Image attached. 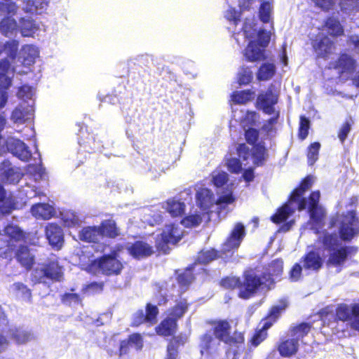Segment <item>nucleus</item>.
I'll use <instances>...</instances> for the list:
<instances>
[{
  "instance_id": "1",
  "label": "nucleus",
  "mask_w": 359,
  "mask_h": 359,
  "mask_svg": "<svg viewBox=\"0 0 359 359\" xmlns=\"http://www.w3.org/2000/svg\"><path fill=\"white\" fill-rule=\"evenodd\" d=\"M315 178L313 176L306 177L300 187L296 189L292 194L287 203L278 210L277 212L271 217L274 223H280L286 220L297 208L299 210H304L307 206L306 198L301 199V196L309 190L314 183Z\"/></svg>"
},
{
  "instance_id": "2",
  "label": "nucleus",
  "mask_w": 359,
  "mask_h": 359,
  "mask_svg": "<svg viewBox=\"0 0 359 359\" xmlns=\"http://www.w3.org/2000/svg\"><path fill=\"white\" fill-rule=\"evenodd\" d=\"M18 48L17 41H0V88H8L11 86L13 72L27 73V71L18 70L17 67L11 68L8 59L15 58Z\"/></svg>"
},
{
  "instance_id": "3",
  "label": "nucleus",
  "mask_w": 359,
  "mask_h": 359,
  "mask_svg": "<svg viewBox=\"0 0 359 359\" xmlns=\"http://www.w3.org/2000/svg\"><path fill=\"white\" fill-rule=\"evenodd\" d=\"M336 222L339 224L340 235L344 240H351L359 233V212L348 210L338 216Z\"/></svg>"
},
{
  "instance_id": "4",
  "label": "nucleus",
  "mask_w": 359,
  "mask_h": 359,
  "mask_svg": "<svg viewBox=\"0 0 359 359\" xmlns=\"http://www.w3.org/2000/svg\"><path fill=\"white\" fill-rule=\"evenodd\" d=\"M264 278L265 276L261 279L253 271L246 272L244 281L240 285V297L248 299L256 292L260 285H269Z\"/></svg>"
},
{
  "instance_id": "5",
  "label": "nucleus",
  "mask_w": 359,
  "mask_h": 359,
  "mask_svg": "<svg viewBox=\"0 0 359 359\" xmlns=\"http://www.w3.org/2000/svg\"><path fill=\"white\" fill-rule=\"evenodd\" d=\"M287 306V304L285 301L280 302L278 306H274L271 308L269 316L264 321L262 327L259 330L252 338V344L255 346L259 345L267 335L266 330L272 325L274 322L279 316L280 312L283 311Z\"/></svg>"
},
{
  "instance_id": "6",
  "label": "nucleus",
  "mask_w": 359,
  "mask_h": 359,
  "mask_svg": "<svg viewBox=\"0 0 359 359\" xmlns=\"http://www.w3.org/2000/svg\"><path fill=\"white\" fill-rule=\"evenodd\" d=\"M313 48L319 57H327L334 49L333 42L323 32H319L312 41Z\"/></svg>"
},
{
  "instance_id": "7",
  "label": "nucleus",
  "mask_w": 359,
  "mask_h": 359,
  "mask_svg": "<svg viewBox=\"0 0 359 359\" xmlns=\"http://www.w3.org/2000/svg\"><path fill=\"white\" fill-rule=\"evenodd\" d=\"M94 266L97 267L105 274H118L122 268V263L113 256H104L99 260H96L93 264Z\"/></svg>"
},
{
  "instance_id": "8",
  "label": "nucleus",
  "mask_w": 359,
  "mask_h": 359,
  "mask_svg": "<svg viewBox=\"0 0 359 359\" xmlns=\"http://www.w3.org/2000/svg\"><path fill=\"white\" fill-rule=\"evenodd\" d=\"M245 236V226L237 223L233 229L229 237L222 245V251L226 254L232 250L237 249Z\"/></svg>"
},
{
  "instance_id": "9",
  "label": "nucleus",
  "mask_w": 359,
  "mask_h": 359,
  "mask_svg": "<svg viewBox=\"0 0 359 359\" xmlns=\"http://www.w3.org/2000/svg\"><path fill=\"white\" fill-rule=\"evenodd\" d=\"M0 175L3 182L6 184H17L22 178V174L18 168L12 166L8 160L0 163Z\"/></svg>"
},
{
  "instance_id": "10",
  "label": "nucleus",
  "mask_w": 359,
  "mask_h": 359,
  "mask_svg": "<svg viewBox=\"0 0 359 359\" xmlns=\"http://www.w3.org/2000/svg\"><path fill=\"white\" fill-rule=\"evenodd\" d=\"M319 198L320 192L318 191L312 192L308 205L311 219L316 224H320L322 222L325 215L324 208L318 205Z\"/></svg>"
},
{
  "instance_id": "11",
  "label": "nucleus",
  "mask_w": 359,
  "mask_h": 359,
  "mask_svg": "<svg viewBox=\"0 0 359 359\" xmlns=\"http://www.w3.org/2000/svg\"><path fill=\"white\" fill-rule=\"evenodd\" d=\"M6 143L8 150L19 159L23 161H27L30 159L32 156L31 151L23 142L18 139L9 137Z\"/></svg>"
},
{
  "instance_id": "12",
  "label": "nucleus",
  "mask_w": 359,
  "mask_h": 359,
  "mask_svg": "<svg viewBox=\"0 0 359 359\" xmlns=\"http://www.w3.org/2000/svg\"><path fill=\"white\" fill-rule=\"evenodd\" d=\"M34 116L33 102L32 104L22 102L13 111L11 119L14 123L22 124L31 121Z\"/></svg>"
},
{
  "instance_id": "13",
  "label": "nucleus",
  "mask_w": 359,
  "mask_h": 359,
  "mask_svg": "<svg viewBox=\"0 0 359 359\" xmlns=\"http://www.w3.org/2000/svg\"><path fill=\"white\" fill-rule=\"evenodd\" d=\"M278 102V93L271 86L265 93H261L257 103L265 113L271 114L274 111L273 106Z\"/></svg>"
},
{
  "instance_id": "14",
  "label": "nucleus",
  "mask_w": 359,
  "mask_h": 359,
  "mask_svg": "<svg viewBox=\"0 0 359 359\" xmlns=\"http://www.w3.org/2000/svg\"><path fill=\"white\" fill-rule=\"evenodd\" d=\"M183 232L178 226L172 224L165 226L161 233V240L164 244L158 243L157 247L165 251V245L167 244H175L181 240Z\"/></svg>"
},
{
  "instance_id": "15",
  "label": "nucleus",
  "mask_w": 359,
  "mask_h": 359,
  "mask_svg": "<svg viewBox=\"0 0 359 359\" xmlns=\"http://www.w3.org/2000/svg\"><path fill=\"white\" fill-rule=\"evenodd\" d=\"M47 273V278L54 281H61L63 277V267L60 264L58 259L53 256L44 263Z\"/></svg>"
},
{
  "instance_id": "16",
  "label": "nucleus",
  "mask_w": 359,
  "mask_h": 359,
  "mask_svg": "<svg viewBox=\"0 0 359 359\" xmlns=\"http://www.w3.org/2000/svg\"><path fill=\"white\" fill-rule=\"evenodd\" d=\"M46 236L50 245L60 249L63 243V232L57 224H49L46 228Z\"/></svg>"
},
{
  "instance_id": "17",
  "label": "nucleus",
  "mask_w": 359,
  "mask_h": 359,
  "mask_svg": "<svg viewBox=\"0 0 359 359\" xmlns=\"http://www.w3.org/2000/svg\"><path fill=\"white\" fill-rule=\"evenodd\" d=\"M355 312H359V302L350 305L342 304L337 308L336 316L338 320L350 323Z\"/></svg>"
},
{
  "instance_id": "18",
  "label": "nucleus",
  "mask_w": 359,
  "mask_h": 359,
  "mask_svg": "<svg viewBox=\"0 0 359 359\" xmlns=\"http://www.w3.org/2000/svg\"><path fill=\"white\" fill-rule=\"evenodd\" d=\"M305 271H318L323 266V259L319 253L311 251L301 261Z\"/></svg>"
},
{
  "instance_id": "19",
  "label": "nucleus",
  "mask_w": 359,
  "mask_h": 359,
  "mask_svg": "<svg viewBox=\"0 0 359 359\" xmlns=\"http://www.w3.org/2000/svg\"><path fill=\"white\" fill-rule=\"evenodd\" d=\"M196 199L198 205L203 210L209 209L215 201L211 191L204 187L198 188Z\"/></svg>"
},
{
  "instance_id": "20",
  "label": "nucleus",
  "mask_w": 359,
  "mask_h": 359,
  "mask_svg": "<svg viewBox=\"0 0 359 359\" xmlns=\"http://www.w3.org/2000/svg\"><path fill=\"white\" fill-rule=\"evenodd\" d=\"M18 61L25 67H28L34 64L35 59L39 55L37 48L32 45H25L22 47Z\"/></svg>"
},
{
  "instance_id": "21",
  "label": "nucleus",
  "mask_w": 359,
  "mask_h": 359,
  "mask_svg": "<svg viewBox=\"0 0 359 359\" xmlns=\"http://www.w3.org/2000/svg\"><path fill=\"white\" fill-rule=\"evenodd\" d=\"M213 334L215 338L225 343H231L232 337L230 336V325L226 321H219L214 324Z\"/></svg>"
},
{
  "instance_id": "22",
  "label": "nucleus",
  "mask_w": 359,
  "mask_h": 359,
  "mask_svg": "<svg viewBox=\"0 0 359 359\" xmlns=\"http://www.w3.org/2000/svg\"><path fill=\"white\" fill-rule=\"evenodd\" d=\"M128 251L133 257L137 259L149 256L153 253L152 247L142 241L135 242L128 248Z\"/></svg>"
},
{
  "instance_id": "23",
  "label": "nucleus",
  "mask_w": 359,
  "mask_h": 359,
  "mask_svg": "<svg viewBox=\"0 0 359 359\" xmlns=\"http://www.w3.org/2000/svg\"><path fill=\"white\" fill-rule=\"evenodd\" d=\"M299 346L296 339L290 337L280 343L278 350L283 357H290L297 352Z\"/></svg>"
},
{
  "instance_id": "24",
  "label": "nucleus",
  "mask_w": 359,
  "mask_h": 359,
  "mask_svg": "<svg viewBox=\"0 0 359 359\" xmlns=\"http://www.w3.org/2000/svg\"><path fill=\"white\" fill-rule=\"evenodd\" d=\"M348 248H341L337 250H332L327 261L328 266L338 267L341 266L346 259Z\"/></svg>"
},
{
  "instance_id": "25",
  "label": "nucleus",
  "mask_w": 359,
  "mask_h": 359,
  "mask_svg": "<svg viewBox=\"0 0 359 359\" xmlns=\"http://www.w3.org/2000/svg\"><path fill=\"white\" fill-rule=\"evenodd\" d=\"M264 48L255 41H250L245 50V56L248 61H257L264 58Z\"/></svg>"
},
{
  "instance_id": "26",
  "label": "nucleus",
  "mask_w": 359,
  "mask_h": 359,
  "mask_svg": "<svg viewBox=\"0 0 359 359\" xmlns=\"http://www.w3.org/2000/svg\"><path fill=\"white\" fill-rule=\"evenodd\" d=\"M32 213L38 219H48L53 216L55 210L47 203H37L32 207Z\"/></svg>"
},
{
  "instance_id": "27",
  "label": "nucleus",
  "mask_w": 359,
  "mask_h": 359,
  "mask_svg": "<svg viewBox=\"0 0 359 359\" xmlns=\"http://www.w3.org/2000/svg\"><path fill=\"white\" fill-rule=\"evenodd\" d=\"M16 258L27 269H31L34 262V255L27 246H20L16 252Z\"/></svg>"
},
{
  "instance_id": "28",
  "label": "nucleus",
  "mask_w": 359,
  "mask_h": 359,
  "mask_svg": "<svg viewBox=\"0 0 359 359\" xmlns=\"http://www.w3.org/2000/svg\"><path fill=\"white\" fill-rule=\"evenodd\" d=\"M177 327L176 319L168 317L156 328V332L162 336H171L175 334Z\"/></svg>"
},
{
  "instance_id": "29",
  "label": "nucleus",
  "mask_w": 359,
  "mask_h": 359,
  "mask_svg": "<svg viewBox=\"0 0 359 359\" xmlns=\"http://www.w3.org/2000/svg\"><path fill=\"white\" fill-rule=\"evenodd\" d=\"M80 239L87 242H97L102 237L100 227L88 226L83 228L79 234Z\"/></svg>"
},
{
  "instance_id": "30",
  "label": "nucleus",
  "mask_w": 359,
  "mask_h": 359,
  "mask_svg": "<svg viewBox=\"0 0 359 359\" xmlns=\"http://www.w3.org/2000/svg\"><path fill=\"white\" fill-rule=\"evenodd\" d=\"M19 28L22 36H33L39 30V25L30 18H22Z\"/></svg>"
},
{
  "instance_id": "31",
  "label": "nucleus",
  "mask_w": 359,
  "mask_h": 359,
  "mask_svg": "<svg viewBox=\"0 0 359 359\" xmlns=\"http://www.w3.org/2000/svg\"><path fill=\"white\" fill-rule=\"evenodd\" d=\"M11 334L18 344H25L35 339V336L32 332L22 328L11 329Z\"/></svg>"
},
{
  "instance_id": "32",
  "label": "nucleus",
  "mask_w": 359,
  "mask_h": 359,
  "mask_svg": "<svg viewBox=\"0 0 359 359\" xmlns=\"http://www.w3.org/2000/svg\"><path fill=\"white\" fill-rule=\"evenodd\" d=\"M311 330V325L308 323H301L297 326L291 327L289 332V337L294 338L299 342L301 341L302 343L306 344L304 341L306 337Z\"/></svg>"
},
{
  "instance_id": "33",
  "label": "nucleus",
  "mask_w": 359,
  "mask_h": 359,
  "mask_svg": "<svg viewBox=\"0 0 359 359\" xmlns=\"http://www.w3.org/2000/svg\"><path fill=\"white\" fill-rule=\"evenodd\" d=\"M3 236L14 244V242L23 239L24 233L18 226L8 224L5 227Z\"/></svg>"
},
{
  "instance_id": "34",
  "label": "nucleus",
  "mask_w": 359,
  "mask_h": 359,
  "mask_svg": "<svg viewBox=\"0 0 359 359\" xmlns=\"http://www.w3.org/2000/svg\"><path fill=\"white\" fill-rule=\"evenodd\" d=\"M18 30V25L14 19L10 17L2 19L0 22V32L6 36H12Z\"/></svg>"
},
{
  "instance_id": "35",
  "label": "nucleus",
  "mask_w": 359,
  "mask_h": 359,
  "mask_svg": "<svg viewBox=\"0 0 359 359\" xmlns=\"http://www.w3.org/2000/svg\"><path fill=\"white\" fill-rule=\"evenodd\" d=\"M47 5L46 0H27L25 3L24 10L28 13L41 14Z\"/></svg>"
},
{
  "instance_id": "36",
  "label": "nucleus",
  "mask_w": 359,
  "mask_h": 359,
  "mask_svg": "<svg viewBox=\"0 0 359 359\" xmlns=\"http://www.w3.org/2000/svg\"><path fill=\"white\" fill-rule=\"evenodd\" d=\"M283 262L281 259L273 260L269 266L268 269V278L265 277V280H267V283L274 282L276 280L275 277L278 276L283 271Z\"/></svg>"
},
{
  "instance_id": "37",
  "label": "nucleus",
  "mask_w": 359,
  "mask_h": 359,
  "mask_svg": "<svg viewBox=\"0 0 359 359\" xmlns=\"http://www.w3.org/2000/svg\"><path fill=\"white\" fill-rule=\"evenodd\" d=\"M11 290L18 298L24 301L30 302L32 299L31 290L23 283H15L11 285Z\"/></svg>"
},
{
  "instance_id": "38",
  "label": "nucleus",
  "mask_w": 359,
  "mask_h": 359,
  "mask_svg": "<svg viewBox=\"0 0 359 359\" xmlns=\"http://www.w3.org/2000/svg\"><path fill=\"white\" fill-rule=\"evenodd\" d=\"M185 208V204L178 200L170 199L166 203L165 209L172 216L177 217L181 215Z\"/></svg>"
},
{
  "instance_id": "39",
  "label": "nucleus",
  "mask_w": 359,
  "mask_h": 359,
  "mask_svg": "<svg viewBox=\"0 0 359 359\" xmlns=\"http://www.w3.org/2000/svg\"><path fill=\"white\" fill-rule=\"evenodd\" d=\"M243 34L246 38L250 39L251 41H255L257 39V34H258L259 29L257 27L254 18L246 19L243 27Z\"/></svg>"
},
{
  "instance_id": "40",
  "label": "nucleus",
  "mask_w": 359,
  "mask_h": 359,
  "mask_svg": "<svg viewBox=\"0 0 359 359\" xmlns=\"http://www.w3.org/2000/svg\"><path fill=\"white\" fill-rule=\"evenodd\" d=\"M337 66L344 72H352L355 68V61L350 55L343 54L338 60Z\"/></svg>"
},
{
  "instance_id": "41",
  "label": "nucleus",
  "mask_w": 359,
  "mask_h": 359,
  "mask_svg": "<svg viewBox=\"0 0 359 359\" xmlns=\"http://www.w3.org/2000/svg\"><path fill=\"white\" fill-rule=\"evenodd\" d=\"M102 232V236H106L111 238H114L118 235V230L116 226V224L113 220H105L102 223L100 227Z\"/></svg>"
},
{
  "instance_id": "42",
  "label": "nucleus",
  "mask_w": 359,
  "mask_h": 359,
  "mask_svg": "<svg viewBox=\"0 0 359 359\" xmlns=\"http://www.w3.org/2000/svg\"><path fill=\"white\" fill-rule=\"evenodd\" d=\"M14 245L3 235H0V257L5 259L11 257Z\"/></svg>"
},
{
  "instance_id": "43",
  "label": "nucleus",
  "mask_w": 359,
  "mask_h": 359,
  "mask_svg": "<svg viewBox=\"0 0 359 359\" xmlns=\"http://www.w3.org/2000/svg\"><path fill=\"white\" fill-rule=\"evenodd\" d=\"M5 1V2L0 3V17H4V18L7 17L12 18L15 14L18 6L13 2L8 1V0Z\"/></svg>"
},
{
  "instance_id": "44",
  "label": "nucleus",
  "mask_w": 359,
  "mask_h": 359,
  "mask_svg": "<svg viewBox=\"0 0 359 359\" xmlns=\"http://www.w3.org/2000/svg\"><path fill=\"white\" fill-rule=\"evenodd\" d=\"M276 72L275 66L271 63H265L262 65L257 74V78L259 80L266 81L272 78Z\"/></svg>"
},
{
  "instance_id": "45",
  "label": "nucleus",
  "mask_w": 359,
  "mask_h": 359,
  "mask_svg": "<svg viewBox=\"0 0 359 359\" xmlns=\"http://www.w3.org/2000/svg\"><path fill=\"white\" fill-rule=\"evenodd\" d=\"M325 28L330 35L339 36L343 33V29L337 19L330 18L327 19Z\"/></svg>"
},
{
  "instance_id": "46",
  "label": "nucleus",
  "mask_w": 359,
  "mask_h": 359,
  "mask_svg": "<svg viewBox=\"0 0 359 359\" xmlns=\"http://www.w3.org/2000/svg\"><path fill=\"white\" fill-rule=\"evenodd\" d=\"M254 94L251 90L236 92L232 95V100L237 104H245L252 99Z\"/></svg>"
},
{
  "instance_id": "47",
  "label": "nucleus",
  "mask_w": 359,
  "mask_h": 359,
  "mask_svg": "<svg viewBox=\"0 0 359 359\" xmlns=\"http://www.w3.org/2000/svg\"><path fill=\"white\" fill-rule=\"evenodd\" d=\"M34 95V90L29 86H22L18 93V97L23 100L22 102H26V103L32 104V102H34L32 97Z\"/></svg>"
},
{
  "instance_id": "48",
  "label": "nucleus",
  "mask_w": 359,
  "mask_h": 359,
  "mask_svg": "<svg viewBox=\"0 0 359 359\" xmlns=\"http://www.w3.org/2000/svg\"><path fill=\"white\" fill-rule=\"evenodd\" d=\"M207 213L190 215L185 217L182 224L186 227H194L199 225L202 222V215L205 216Z\"/></svg>"
},
{
  "instance_id": "49",
  "label": "nucleus",
  "mask_w": 359,
  "mask_h": 359,
  "mask_svg": "<svg viewBox=\"0 0 359 359\" xmlns=\"http://www.w3.org/2000/svg\"><path fill=\"white\" fill-rule=\"evenodd\" d=\"M15 203L13 197L6 196V198L0 201V214H9L15 208Z\"/></svg>"
},
{
  "instance_id": "50",
  "label": "nucleus",
  "mask_w": 359,
  "mask_h": 359,
  "mask_svg": "<svg viewBox=\"0 0 359 359\" xmlns=\"http://www.w3.org/2000/svg\"><path fill=\"white\" fill-rule=\"evenodd\" d=\"M271 12L272 8L270 3L268 1L262 2L259 9L260 20L264 23L269 22L271 16Z\"/></svg>"
},
{
  "instance_id": "51",
  "label": "nucleus",
  "mask_w": 359,
  "mask_h": 359,
  "mask_svg": "<svg viewBox=\"0 0 359 359\" xmlns=\"http://www.w3.org/2000/svg\"><path fill=\"white\" fill-rule=\"evenodd\" d=\"M217 258V252L213 250L201 251L197 258V261L201 264H208Z\"/></svg>"
},
{
  "instance_id": "52",
  "label": "nucleus",
  "mask_w": 359,
  "mask_h": 359,
  "mask_svg": "<svg viewBox=\"0 0 359 359\" xmlns=\"http://www.w3.org/2000/svg\"><path fill=\"white\" fill-rule=\"evenodd\" d=\"M339 238L336 234L326 233L323 238V243L325 248L335 250L338 246Z\"/></svg>"
},
{
  "instance_id": "53",
  "label": "nucleus",
  "mask_w": 359,
  "mask_h": 359,
  "mask_svg": "<svg viewBox=\"0 0 359 359\" xmlns=\"http://www.w3.org/2000/svg\"><path fill=\"white\" fill-rule=\"evenodd\" d=\"M217 345V339L212 337V333L209 332L201 338V346L202 349L208 350Z\"/></svg>"
},
{
  "instance_id": "54",
  "label": "nucleus",
  "mask_w": 359,
  "mask_h": 359,
  "mask_svg": "<svg viewBox=\"0 0 359 359\" xmlns=\"http://www.w3.org/2000/svg\"><path fill=\"white\" fill-rule=\"evenodd\" d=\"M187 309V303L184 302H180L171 310L168 317L174 318L177 320L178 318H181L184 315Z\"/></svg>"
},
{
  "instance_id": "55",
  "label": "nucleus",
  "mask_w": 359,
  "mask_h": 359,
  "mask_svg": "<svg viewBox=\"0 0 359 359\" xmlns=\"http://www.w3.org/2000/svg\"><path fill=\"white\" fill-rule=\"evenodd\" d=\"M238 79L240 85L248 84L252 79V72L248 67H243L238 72Z\"/></svg>"
},
{
  "instance_id": "56",
  "label": "nucleus",
  "mask_w": 359,
  "mask_h": 359,
  "mask_svg": "<svg viewBox=\"0 0 359 359\" xmlns=\"http://www.w3.org/2000/svg\"><path fill=\"white\" fill-rule=\"evenodd\" d=\"M340 5L347 12L359 11V0H340Z\"/></svg>"
},
{
  "instance_id": "57",
  "label": "nucleus",
  "mask_w": 359,
  "mask_h": 359,
  "mask_svg": "<svg viewBox=\"0 0 359 359\" xmlns=\"http://www.w3.org/2000/svg\"><path fill=\"white\" fill-rule=\"evenodd\" d=\"M320 147V144L318 142H314L309 147L308 159L309 165H312L317 161Z\"/></svg>"
},
{
  "instance_id": "58",
  "label": "nucleus",
  "mask_w": 359,
  "mask_h": 359,
  "mask_svg": "<svg viewBox=\"0 0 359 359\" xmlns=\"http://www.w3.org/2000/svg\"><path fill=\"white\" fill-rule=\"evenodd\" d=\"M227 177L225 172L216 170L212 173V182L216 187H220L226 182Z\"/></svg>"
},
{
  "instance_id": "59",
  "label": "nucleus",
  "mask_w": 359,
  "mask_h": 359,
  "mask_svg": "<svg viewBox=\"0 0 359 359\" xmlns=\"http://www.w3.org/2000/svg\"><path fill=\"white\" fill-rule=\"evenodd\" d=\"M47 273L44 264L39 269H36L32 273V280L37 283H46Z\"/></svg>"
},
{
  "instance_id": "60",
  "label": "nucleus",
  "mask_w": 359,
  "mask_h": 359,
  "mask_svg": "<svg viewBox=\"0 0 359 359\" xmlns=\"http://www.w3.org/2000/svg\"><path fill=\"white\" fill-rule=\"evenodd\" d=\"M62 219L65 224L67 226H75L79 225L81 222L79 217L72 212H69L65 214Z\"/></svg>"
},
{
  "instance_id": "61",
  "label": "nucleus",
  "mask_w": 359,
  "mask_h": 359,
  "mask_svg": "<svg viewBox=\"0 0 359 359\" xmlns=\"http://www.w3.org/2000/svg\"><path fill=\"white\" fill-rule=\"evenodd\" d=\"M270 37L271 36L269 32L259 29L258 31V34H257V39H255V41H257V43L259 44L262 48H265L269 43Z\"/></svg>"
},
{
  "instance_id": "62",
  "label": "nucleus",
  "mask_w": 359,
  "mask_h": 359,
  "mask_svg": "<svg viewBox=\"0 0 359 359\" xmlns=\"http://www.w3.org/2000/svg\"><path fill=\"white\" fill-rule=\"evenodd\" d=\"M310 127L309 120L304 116L300 117V126H299V137L302 140L305 139L309 133V129Z\"/></svg>"
},
{
  "instance_id": "63",
  "label": "nucleus",
  "mask_w": 359,
  "mask_h": 359,
  "mask_svg": "<svg viewBox=\"0 0 359 359\" xmlns=\"http://www.w3.org/2000/svg\"><path fill=\"white\" fill-rule=\"evenodd\" d=\"M193 280V275L190 271H187L185 273L180 274L177 277V281L182 289H184L188 286Z\"/></svg>"
},
{
  "instance_id": "64",
  "label": "nucleus",
  "mask_w": 359,
  "mask_h": 359,
  "mask_svg": "<svg viewBox=\"0 0 359 359\" xmlns=\"http://www.w3.org/2000/svg\"><path fill=\"white\" fill-rule=\"evenodd\" d=\"M158 313V309L156 306H153L150 304H147L146 314L147 322L151 324L154 323L156 322Z\"/></svg>"
}]
</instances>
